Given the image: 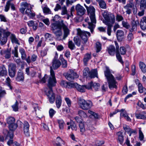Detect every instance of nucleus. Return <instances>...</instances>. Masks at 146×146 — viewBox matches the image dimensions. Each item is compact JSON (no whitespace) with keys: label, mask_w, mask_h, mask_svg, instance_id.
Wrapping results in <instances>:
<instances>
[{"label":"nucleus","mask_w":146,"mask_h":146,"mask_svg":"<svg viewBox=\"0 0 146 146\" xmlns=\"http://www.w3.org/2000/svg\"><path fill=\"white\" fill-rule=\"evenodd\" d=\"M50 67L51 68V67ZM50 76L49 77L48 81V88H44V90L48 97L50 102L53 104L55 101V96L53 92L52 88L55 86L56 82L54 72L52 68L50 69Z\"/></svg>","instance_id":"f257e3e1"},{"label":"nucleus","mask_w":146,"mask_h":146,"mask_svg":"<svg viewBox=\"0 0 146 146\" xmlns=\"http://www.w3.org/2000/svg\"><path fill=\"white\" fill-rule=\"evenodd\" d=\"M50 67L51 68V67ZM50 76L49 77L48 81V88H44V90L48 97L50 102L53 104L55 101V96L53 92L52 88L55 86L56 82L54 72L52 68L50 69Z\"/></svg>","instance_id":"f03ea898"},{"label":"nucleus","mask_w":146,"mask_h":146,"mask_svg":"<svg viewBox=\"0 0 146 146\" xmlns=\"http://www.w3.org/2000/svg\"><path fill=\"white\" fill-rule=\"evenodd\" d=\"M84 6L86 8L88 13V15L90 17L91 22L89 21V19L88 17L86 18L85 21L88 22V28L90 30V31L92 33L96 27L95 24L96 23V20L95 15V9L92 6L88 7L85 4Z\"/></svg>","instance_id":"7ed1b4c3"},{"label":"nucleus","mask_w":146,"mask_h":146,"mask_svg":"<svg viewBox=\"0 0 146 146\" xmlns=\"http://www.w3.org/2000/svg\"><path fill=\"white\" fill-rule=\"evenodd\" d=\"M102 15L104 18V19L103 21V22L107 26V33L108 35L110 36L111 35L112 27L115 22V16L113 14L109 13L107 11H104Z\"/></svg>","instance_id":"20e7f679"},{"label":"nucleus","mask_w":146,"mask_h":146,"mask_svg":"<svg viewBox=\"0 0 146 146\" xmlns=\"http://www.w3.org/2000/svg\"><path fill=\"white\" fill-rule=\"evenodd\" d=\"M9 36H10V38L12 43L20 44L19 40L15 34H11L7 30L0 28V41L2 45H3L6 43L7 37Z\"/></svg>","instance_id":"39448f33"},{"label":"nucleus","mask_w":146,"mask_h":146,"mask_svg":"<svg viewBox=\"0 0 146 146\" xmlns=\"http://www.w3.org/2000/svg\"><path fill=\"white\" fill-rule=\"evenodd\" d=\"M21 6L19 10L21 13L23 14L25 13L30 18L33 19L36 15L35 12L32 10L34 5L27 2H24L21 3Z\"/></svg>","instance_id":"423d86ee"},{"label":"nucleus","mask_w":146,"mask_h":146,"mask_svg":"<svg viewBox=\"0 0 146 146\" xmlns=\"http://www.w3.org/2000/svg\"><path fill=\"white\" fill-rule=\"evenodd\" d=\"M104 72L108 82L109 88L111 90H112L114 88L116 89L117 88V83L114 77L111 73L109 69L107 68Z\"/></svg>","instance_id":"0eeeda50"},{"label":"nucleus","mask_w":146,"mask_h":146,"mask_svg":"<svg viewBox=\"0 0 146 146\" xmlns=\"http://www.w3.org/2000/svg\"><path fill=\"white\" fill-rule=\"evenodd\" d=\"M77 100L79 106L80 108L83 110H88L92 106V103L90 100L86 101L81 98H78Z\"/></svg>","instance_id":"6e6552de"},{"label":"nucleus","mask_w":146,"mask_h":146,"mask_svg":"<svg viewBox=\"0 0 146 146\" xmlns=\"http://www.w3.org/2000/svg\"><path fill=\"white\" fill-rule=\"evenodd\" d=\"M59 26L58 23H52L51 25V29L53 33L55 35L56 39L58 40H60L61 39V36L62 35V33Z\"/></svg>","instance_id":"1a4fd4ad"},{"label":"nucleus","mask_w":146,"mask_h":146,"mask_svg":"<svg viewBox=\"0 0 146 146\" xmlns=\"http://www.w3.org/2000/svg\"><path fill=\"white\" fill-rule=\"evenodd\" d=\"M58 23L60 28L61 29L62 28L64 32L63 39H65L70 34V30L68 27V25L66 22L64 23L63 20Z\"/></svg>","instance_id":"9d476101"},{"label":"nucleus","mask_w":146,"mask_h":146,"mask_svg":"<svg viewBox=\"0 0 146 146\" xmlns=\"http://www.w3.org/2000/svg\"><path fill=\"white\" fill-rule=\"evenodd\" d=\"M77 34L80 36L84 41V43H85L87 42L88 38L90 36V34L89 32L82 31L80 29H78L77 30Z\"/></svg>","instance_id":"9b49d317"},{"label":"nucleus","mask_w":146,"mask_h":146,"mask_svg":"<svg viewBox=\"0 0 146 146\" xmlns=\"http://www.w3.org/2000/svg\"><path fill=\"white\" fill-rule=\"evenodd\" d=\"M66 78L69 81H72L75 78L78 77L79 76L73 70L70 69L67 73L64 74Z\"/></svg>","instance_id":"f8f14e48"},{"label":"nucleus","mask_w":146,"mask_h":146,"mask_svg":"<svg viewBox=\"0 0 146 146\" xmlns=\"http://www.w3.org/2000/svg\"><path fill=\"white\" fill-rule=\"evenodd\" d=\"M134 6L133 0H129L126 5L124 6V8L126 10L127 14L129 15L132 11V9Z\"/></svg>","instance_id":"ddd939ff"},{"label":"nucleus","mask_w":146,"mask_h":146,"mask_svg":"<svg viewBox=\"0 0 146 146\" xmlns=\"http://www.w3.org/2000/svg\"><path fill=\"white\" fill-rule=\"evenodd\" d=\"M9 74L11 78L14 77L16 72V66L13 63H11L8 65Z\"/></svg>","instance_id":"4468645a"},{"label":"nucleus","mask_w":146,"mask_h":146,"mask_svg":"<svg viewBox=\"0 0 146 146\" xmlns=\"http://www.w3.org/2000/svg\"><path fill=\"white\" fill-rule=\"evenodd\" d=\"M123 127L125 132H127L130 136H131L132 135H135L137 133L136 129H132L129 126L126 125H123Z\"/></svg>","instance_id":"2eb2a0df"},{"label":"nucleus","mask_w":146,"mask_h":146,"mask_svg":"<svg viewBox=\"0 0 146 146\" xmlns=\"http://www.w3.org/2000/svg\"><path fill=\"white\" fill-rule=\"evenodd\" d=\"M10 7L13 11H15V5L12 2V0H9L7 1L5 7L4 11L6 12H8Z\"/></svg>","instance_id":"dca6fc26"},{"label":"nucleus","mask_w":146,"mask_h":146,"mask_svg":"<svg viewBox=\"0 0 146 146\" xmlns=\"http://www.w3.org/2000/svg\"><path fill=\"white\" fill-rule=\"evenodd\" d=\"M75 9L77 14L79 15H84L86 11V10L84 7L79 4H78L76 5Z\"/></svg>","instance_id":"f3484780"},{"label":"nucleus","mask_w":146,"mask_h":146,"mask_svg":"<svg viewBox=\"0 0 146 146\" xmlns=\"http://www.w3.org/2000/svg\"><path fill=\"white\" fill-rule=\"evenodd\" d=\"M29 125L28 122L25 121L23 123V131L25 135L27 136H29Z\"/></svg>","instance_id":"a211bd4d"},{"label":"nucleus","mask_w":146,"mask_h":146,"mask_svg":"<svg viewBox=\"0 0 146 146\" xmlns=\"http://www.w3.org/2000/svg\"><path fill=\"white\" fill-rule=\"evenodd\" d=\"M73 84L74 83L64 80L62 81L60 83L61 85L63 87L69 88L73 87Z\"/></svg>","instance_id":"6ab92c4d"},{"label":"nucleus","mask_w":146,"mask_h":146,"mask_svg":"<svg viewBox=\"0 0 146 146\" xmlns=\"http://www.w3.org/2000/svg\"><path fill=\"white\" fill-rule=\"evenodd\" d=\"M116 34L118 40L119 41H121L124 35V31L121 30H118L117 31Z\"/></svg>","instance_id":"aec40b11"},{"label":"nucleus","mask_w":146,"mask_h":146,"mask_svg":"<svg viewBox=\"0 0 146 146\" xmlns=\"http://www.w3.org/2000/svg\"><path fill=\"white\" fill-rule=\"evenodd\" d=\"M135 115L137 119H144L146 118V112L145 111H143L139 113H135Z\"/></svg>","instance_id":"412c9836"},{"label":"nucleus","mask_w":146,"mask_h":146,"mask_svg":"<svg viewBox=\"0 0 146 146\" xmlns=\"http://www.w3.org/2000/svg\"><path fill=\"white\" fill-rule=\"evenodd\" d=\"M60 62L58 60L56 59V57H55L52 62V66L54 69H57L60 66Z\"/></svg>","instance_id":"4be33fe9"},{"label":"nucleus","mask_w":146,"mask_h":146,"mask_svg":"<svg viewBox=\"0 0 146 146\" xmlns=\"http://www.w3.org/2000/svg\"><path fill=\"white\" fill-rule=\"evenodd\" d=\"M73 87L72 88H75L79 92H85V88L84 86H81L78 84L76 83H74L73 84Z\"/></svg>","instance_id":"5701e85b"},{"label":"nucleus","mask_w":146,"mask_h":146,"mask_svg":"<svg viewBox=\"0 0 146 146\" xmlns=\"http://www.w3.org/2000/svg\"><path fill=\"white\" fill-rule=\"evenodd\" d=\"M107 51L110 55H114L115 52V46L112 45H110L107 47Z\"/></svg>","instance_id":"b1692460"},{"label":"nucleus","mask_w":146,"mask_h":146,"mask_svg":"<svg viewBox=\"0 0 146 146\" xmlns=\"http://www.w3.org/2000/svg\"><path fill=\"white\" fill-rule=\"evenodd\" d=\"M140 25L142 30L146 29V17H144L142 18L140 22Z\"/></svg>","instance_id":"393cba45"},{"label":"nucleus","mask_w":146,"mask_h":146,"mask_svg":"<svg viewBox=\"0 0 146 146\" xmlns=\"http://www.w3.org/2000/svg\"><path fill=\"white\" fill-rule=\"evenodd\" d=\"M53 143L54 145H56V146H61V144L65 145V142L59 137L56 138V141L54 142Z\"/></svg>","instance_id":"a878e982"},{"label":"nucleus","mask_w":146,"mask_h":146,"mask_svg":"<svg viewBox=\"0 0 146 146\" xmlns=\"http://www.w3.org/2000/svg\"><path fill=\"white\" fill-rule=\"evenodd\" d=\"M27 23L29 27H33V29L35 31L37 29L38 27V24L36 23H35L34 21H30Z\"/></svg>","instance_id":"bb28decb"},{"label":"nucleus","mask_w":146,"mask_h":146,"mask_svg":"<svg viewBox=\"0 0 146 146\" xmlns=\"http://www.w3.org/2000/svg\"><path fill=\"white\" fill-rule=\"evenodd\" d=\"M24 79V75L23 71L21 70H19L16 78V80L17 81H20L23 80Z\"/></svg>","instance_id":"cd10ccee"},{"label":"nucleus","mask_w":146,"mask_h":146,"mask_svg":"<svg viewBox=\"0 0 146 146\" xmlns=\"http://www.w3.org/2000/svg\"><path fill=\"white\" fill-rule=\"evenodd\" d=\"M62 99L60 95H58L56 97V104L57 108L59 109L61 106Z\"/></svg>","instance_id":"c85d7f7f"},{"label":"nucleus","mask_w":146,"mask_h":146,"mask_svg":"<svg viewBox=\"0 0 146 146\" xmlns=\"http://www.w3.org/2000/svg\"><path fill=\"white\" fill-rule=\"evenodd\" d=\"M85 123L83 122L79 124V126L80 128V130L82 135H83L84 132L86 131L85 128Z\"/></svg>","instance_id":"c756f323"},{"label":"nucleus","mask_w":146,"mask_h":146,"mask_svg":"<svg viewBox=\"0 0 146 146\" xmlns=\"http://www.w3.org/2000/svg\"><path fill=\"white\" fill-rule=\"evenodd\" d=\"M136 84H138V90L140 93H142L144 91V92L145 91V90L146 89L143 87L142 84L139 82L138 80H137L136 81Z\"/></svg>","instance_id":"7c9ffc66"},{"label":"nucleus","mask_w":146,"mask_h":146,"mask_svg":"<svg viewBox=\"0 0 146 146\" xmlns=\"http://www.w3.org/2000/svg\"><path fill=\"white\" fill-rule=\"evenodd\" d=\"M96 1L98 2L100 7L101 8L104 9H106V4L104 0H96Z\"/></svg>","instance_id":"2f4dec72"},{"label":"nucleus","mask_w":146,"mask_h":146,"mask_svg":"<svg viewBox=\"0 0 146 146\" xmlns=\"http://www.w3.org/2000/svg\"><path fill=\"white\" fill-rule=\"evenodd\" d=\"M7 74V71L4 66H2L0 68V76H3Z\"/></svg>","instance_id":"473e14b6"},{"label":"nucleus","mask_w":146,"mask_h":146,"mask_svg":"<svg viewBox=\"0 0 146 146\" xmlns=\"http://www.w3.org/2000/svg\"><path fill=\"white\" fill-rule=\"evenodd\" d=\"M89 77L91 78H94L95 77L98 78L97 72L96 69L93 70L91 71Z\"/></svg>","instance_id":"72a5a7b5"},{"label":"nucleus","mask_w":146,"mask_h":146,"mask_svg":"<svg viewBox=\"0 0 146 146\" xmlns=\"http://www.w3.org/2000/svg\"><path fill=\"white\" fill-rule=\"evenodd\" d=\"M91 58L90 54L87 53L85 55L83 59V61L85 65H86L87 62L91 59Z\"/></svg>","instance_id":"f704fd0d"},{"label":"nucleus","mask_w":146,"mask_h":146,"mask_svg":"<svg viewBox=\"0 0 146 146\" xmlns=\"http://www.w3.org/2000/svg\"><path fill=\"white\" fill-rule=\"evenodd\" d=\"M139 5L140 8L141 10H144L146 8V0H141Z\"/></svg>","instance_id":"c9c22d12"},{"label":"nucleus","mask_w":146,"mask_h":146,"mask_svg":"<svg viewBox=\"0 0 146 146\" xmlns=\"http://www.w3.org/2000/svg\"><path fill=\"white\" fill-rule=\"evenodd\" d=\"M60 59L62 62V65L63 68H65L67 66V61L64 59L62 56L60 57Z\"/></svg>","instance_id":"e433bc0d"},{"label":"nucleus","mask_w":146,"mask_h":146,"mask_svg":"<svg viewBox=\"0 0 146 146\" xmlns=\"http://www.w3.org/2000/svg\"><path fill=\"white\" fill-rule=\"evenodd\" d=\"M118 136V139L120 143H122L123 140V137L122 135V133L121 131L118 132L117 133Z\"/></svg>","instance_id":"4c0bfd02"},{"label":"nucleus","mask_w":146,"mask_h":146,"mask_svg":"<svg viewBox=\"0 0 146 146\" xmlns=\"http://www.w3.org/2000/svg\"><path fill=\"white\" fill-rule=\"evenodd\" d=\"M6 121L9 125L15 122V119L13 117H9L7 119Z\"/></svg>","instance_id":"58836bf2"},{"label":"nucleus","mask_w":146,"mask_h":146,"mask_svg":"<svg viewBox=\"0 0 146 146\" xmlns=\"http://www.w3.org/2000/svg\"><path fill=\"white\" fill-rule=\"evenodd\" d=\"M139 66L140 69L143 72H146V66L143 62H140L139 63Z\"/></svg>","instance_id":"ea45409f"},{"label":"nucleus","mask_w":146,"mask_h":146,"mask_svg":"<svg viewBox=\"0 0 146 146\" xmlns=\"http://www.w3.org/2000/svg\"><path fill=\"white\" fill-rule=\"evenodd\" d=\"M88 112L89 113L91 114L90 116L91 117L93 118L92 117H93V118L95 119L98 118V115L97 113L90 110H88Z\"/></svg>","instance_id":"a19ab883"},{"label":"nucleus","mask_w":146,"mask_h":146,"mask_svg":"<svg viewBox=\"0 0 146 146\" xmlns=\"http://www.w3.org/2000/svg\"><path fill=\"white\" fill-rule=\"evenodd\" d=\"M57 122L59 124V128L61 129H62L64 128V122L62 119L57 120Z\"/></svg>","instance_id":"79ce46f5"},{"label":"nucleus","mask_w":146,"mask_h":146,"mask_svg":"<svg viewBox=\"0 0 146 146\" xmlns=\"http://www.w3.org/2000/svg\"><path fill=\"white\" fill-rule=\"evenodd\" d=\"M44 38L46 40L49 41H51L53 40L52 35L48 33H46L45 34Z\"/></svg>","instance_id":"37998d69"},{"label":"nucleus","mask_w":146,"mask_h":146,"mask_svg":"<svg viewBox=\"0 0 146 146\" xmlns=\"http://www.w3.org/2000/svg\"><path fill=\"white\" fill-rule=\"evenodd\" d=\"M43 12L46 14H50L51 13V12L50 9L46 5L42 8Z\"/></svg>","instance_id":"c03bdc74"},{"label":"nucleus","mask_w":146,"mask_h":146,"mask_svg":"<svg viewBox=\"0 0 146 146\" xmlns=\"http://www.w3.org/2000/svg\"><path fill=\"white\" fill-rule=\"evenodd\" d=\"M19 52L21 54V57L22 59H25L26 57V55L25 50L23 48H20L19 49Z\"/></svg>","instance_id":"a18cd8bd"},{"label":"nucleus","mask_w":146,"mask_h":146,"mask_svg":"<svg viewBox=\"0 0 146 146\" xmlns=\"http://www.w3.org/2000/svg\"><path fill=\"white\" fill-rule=\"evenodd\" d=\"M74 41L75 44L78 46L80 45V39L78 37H75L74 38Z\"/></svg>","instance_id":"49530a36"},{"label":"nucleus","mask_w":146,"mask_h":146,"mask_svg":"<svg viewBox=\"0 0 146 146\" xmlns=\"http://www.w3.org/2000/svg\"><path fill=\"white\" fill-rule=\"evenodd\" d=\"M68 47L71 50H73L76 48L75 46L74 43L71 40H70L68 41Z\"/></svg>","instance_id":"de8ad7c7"},{"label":"nucleus","mask_w":146,"mask_h":146,"mask_svg":"<svg viewBox=\"0 0 146 146\" xmlns=\"http://www.w3.org/2000/svg\"><path fill=\"white\" fill-rule=\"evenodd\" d=\"M119 112H121L120 114V116L121 117H124L125 118L126 117L128 114L127 113L126 111L124 109H121L119 110Z\"/></svg>","instance_id":"09e8293b"},{"label":"nucleus","mask_w":146,"mask_h":146,"mask_svg":"<svg viewBox=\"0 0 146 146\" xmlns=\"http://www.w3.org/2000/svg\"><path fill=\"white\" fill-rule=\"evenodd\" d=\"M9 128L11 131L15 130L17 127V125L16 123H13L9 125Z\"/></svg>","instance_id":"8fccbe9b"},{"label":"nucleus","mask_w":146,"mask_h":146,"mask_svg":"<svg viewBox=\"0 0 146 146\" xmlns=\"http://www.w3.org/2000/svg\"><path fill=\"white\" fill-rule=\"evenodd\" d=\"M48 49L47 48H45L40 52V55L42 57H44L46 56L47 54V52Z\"/></svg>","instance_id":"3c124183"},{"label":"nucleus","mask_w":146,"mask_h":146,"mask_svg":"<svg viewBox=\"0 0 146 146\" xmlns=\"http://www.w3.org/2000/svg\"><path fill=\"white\" fill-rule=\"evenodd\" d=\"M90 72L88 68H86L83 71V75L84 76L87 77L88 75H90Z\"/></svg>","instance_id":"603ef678"},{"label":"nucleus","mask_w":146,"mask_h":146,"mask_svg":"<svg viewBox=\"0 0 146 146\" xmlns=\"http://www.w3.org/2000/svg\"><path fill=\"white\" fill-rule=\"evenodd\" d=\"M122 25L123 27L127 29H129L130 27L129 24L127 21H123L122 22Z\"/></svg>","instance_id":"864d4df0"},{"label":"nucleus","mask_w":146,"mask_h":146,"mask_svg":"<svg viewBox=\"0 0 146 146\" xmlns=\"http://www.w3.org/2000/svg\"><path fill=\"white\" fill-rule=\"evenodd\" d=\"M56 112V111L53 109L50 108L49 111V113L50 117L52 118Z\"/></svg>","instance_id":"5fc2aeb1"},{"label":"nucleus","mask_w":146,"mask_h":146,"mask_svg":"<svg viewBox=\"0 0 146 146\" xmlns=\"http://www.w3.org/2000/svg\"><path fill=\"white\" fill-rule=\"evenodd\" d=\"M126 52V49L125 47L124 46H121L119 48V52L121 55L125 54Z\"/></svg>","instance_id":"6e6d98bb"},{"label":"nucleus","mask_w":146,"mask_h":146,"mask_svg":"<svg viewBox=\"0 0 146 146\" xmlns=\"http://www.w3.org/2000/svg\"><path fill=\"white\" fill-rule=\"evenodd\" d=\"M100 86V84L98 83H93L92 85V88L96 91H97L98 90Z\"/></svg>","instance_id":"4d7b16f0"},{"label":"nucleus","mask_w":146,"mask_h":146,"mask_svg":"<svg viewBox=\"0 0 146 146\" xmlns=\"http://www.w3.org/2000/svg\"><path fill=\"white\" fill-rule=\"evenodd\" d=\"M18 46H17L14 47V50H12V53L14 55V56L16 57H18Z\"/></svg>","instance_id":"13d9d810"},{"label":"nucleus","mask_w":146,"mask_h":146,"mask_svg":"<svg viewBox=\"0 0 146 146\" xmlns=\"http://www.w3.org/2000/svg\"><path fill=\"white\" fill-rule=\"evenodd\" d=\"M78 114L82 117H87L86 113L82 110H80L78 111Z\"/></svg>","instance_id":"bf43d9fd"},{"label":"nucleus","mask_w":146,"mask_h":146,"mask_svg":"<svg viewBox=\"0 0 146 146\" xmlns=\"http://www.w3.org/2000/svg\"><path fill=\"white\" fill-rule=\"evenodd\" d=\"M131 27L129 28V30L131 32L135 33L137 31V26L131 25Z\"/></svg>","instance_id":"052dcab7"},{"label":"nucleus","mask_w":146,"mask_h":146,"mask_svg":"<svg viewBox=\"0 0 146 146\" xmlns=\"http://www.w3.org/2000/svg\"><path fill=\"white\" fill-rule=\"evenodd\" d=\"M18 102L16 101L15 104L12 106V108L13 111H17L18 110Z\"/></svg>","instance_id":"680f3d73"},{"label":"nucleus","mask_w":146,"mask_h":146,"mask_svg":"<svg viewBox=\"0 0 146 146\" xmlns=\"http://www.w3.org/2000/svg\"><path fill=\"white\" fill-rule=\"evenodd\" d=\"M144 138V136L143 132L141 130V129L139 128V138L140 141H142L143 140Z\"/></svg>","instance_id":"e2e57ef3"},{"label":"nucleus","mask_w":146,"mask_h":146,"mask_svg":"<svg viewBox=\"0 0 146 146\" xmlns=\"http://www.w3.org/2000/svg\"><path fill=\"white\" fill-rule=\"evenodd\" d=\"M116 56L117 58V59L118 60V61L120 62L121 64H123V62L122 60L121 57L120 55V54L118 52L116 53Z\"/></svg>","instance_id":"0e129e2a"},{"label":"nucleus","mask_w":146,"mask_h":146,"mask_svg":"<svg viewBox=\"0 0 146 146\" xmlns=\"http://www.w3.org/2000/svg\"><path fill=\"white\" fill-rule=\"evenodd\" d=\"M65 100L68 106L69 107H70L71 106V100L68 98H65Z\"/></svg>","instance_id":"69168bd1"},{"label":"nucleus","mask_w":146,"mask_h":146,"mask_svg":"<svg viewBox=\"0 0 146 146\" xmlns=\"http://www.w3.org/2000/svg\"><path fill=\"white\" fill-rule=\"evenodd\" d=\"M96 44V52H98L100 51L101 49V44L99 42H97Z\"/></svg>","instance_id":"338daca9"},{"label":"nucleus","mask_w":146,"mask_h":146,"mask_svg":"<svg viewBox=\"0 0 146 146\" xmlns=\"http://www.w3.org/2000/svg\"><path fill=\"white\" fill-rule=\"evenodd\" d=\"M71 128L73 131H76L77 128L76 124L73 122L71 123Z\"/></svg>","instance_id":"774afa93"}]
</instances>
